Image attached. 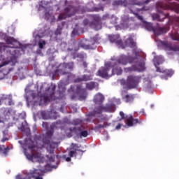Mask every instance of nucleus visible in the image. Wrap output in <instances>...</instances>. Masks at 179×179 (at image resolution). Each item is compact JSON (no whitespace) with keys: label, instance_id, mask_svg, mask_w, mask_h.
<instances>
[{"label":"nucleus","instance_id":"1","mask_svg":"<svg viewBox=\"0 0 179 179\" xmlns=\"http://www.w3.org/2000/svg\"><path fill=\"white\" fill-rule=\"evenodd\" d=\"M118 64L127 65L128 62L130 64H136L131 67L125 69L126 72H143L145 71V62L142 60V56L139 53H136L135 57H127L121 55L116 60Z\"/></svg>","mask_w":179,"mask_h":179},{"label":"nucleus","instance_id":"2","mask_svg":"<svg viewBox=\"0 0 179 179\" xmlns=\"http://www.w3.org/2000/svg\"><path fill=\"white\" fill-rule=\"evenodd\" d=\"M25 146L28 148L29 150L31 152L30 154L26 152L25 155L28 160L31 162H40L43 159V156L40 152H34V149H36V145H34V141L31 138L25 139Z\"/></svg>","mask_w":179,"mask_h":179},{"label":"nucleus","instance_id":"3","mask_svg":"<svg viewBox=\"0 0 179 179\" xmlns=\"http://www.w3.org/2000/svg\"><path fill=\"white\" fill-rule=\"evenodd\" d=\"M53 135V130L48 131L46 135L42 139V145L39 146L41 148L46 149L48 153H50V155H54V145H57L56 143L52 141Z\"/></svg>","mask_w":179,"mask_h":179},{"label":"nucleus","instance_id":"4","mask_svg":"<svg viewBox=\"0 0 179 179\" xmlns=\"http://www.w3.org/2000/svg\"><path fill=\"white\" fill-rule=\"evenodd\" d=\"M73 66H75L73 62L61 63L57 70L52 73L53 79L54 78H57L59 75H69L71 71H73Z\"/></svg>","mask_w":179,"mask_h":179},{"label":"nucleus","instance_id":"5","mask_svg":"<svg viewBox=\"0 0 179 179\" xmlns=\"http://www.w3.org/2000/svg\"><path fill=\"white\" fill-rule=\"evenodd\" d=\"M5 40L6 44H10V46H6L5 44L0 43V54H2V51H3V52L6 51L9 52L10 55H13V52L10 50V48H18L20 43L12 36H7Z\"/></svg>","mask_w":179,"mask_h":179},{"label":"nucleus","instance_id":"6","mask_svg":"<svg viewBox=\"0 0 179 179\" xmlns=\"http://www.w3.org/2000/svg\"><path fill=\"white\" fill-rule=\"evenodd\" d=\"M150 2V0H116L113 2V6H118L121 5L122 6H125L129 8V6H134L137 5L138 6H142L143 5H148Z\"/></svg>","mask_w":179,"mask_h":179},{"label":"nucleus","instance_id":"7","mask_svg":"<svg viewBox=\"0 0 179 179\" xmlns=\"http://www.w3.org/2000/svg\"><path fill=\"white\" fill-rule=\"evenodd\" d=\"M141 82V76L130 75L127 76V80H122L121 85L124 86L126 89L131 90V89H135L138 87V85Z\"/></svg>","mask_w":179,"mask_h":179},{"label":"nucleus","instance_id":"8","mask_svg":"<svg viewBox=\"0 0 179 179\" xmlns=\"http://www.w3.org/2000/svg\"><path fill=\"white\" fill-rule=\"evenodd\" d=\"M44 173L40 169L30 170L29 172L24 173V175H17L16 179H44Z\"/></svg>","mask_w":179,"mask_h":179},{"label":"nucleus","instance_id":"9","mask_svg":"<svg viewBox=\"0 0 179 179\" xmlns=\"http://www.w3.org/2000/svg\"><path fill=\"white\" fill-rule=\"evenodd\" d=\"M55 89L57 86L51 85L46 92L41 96V104H46V103H50L51 100H55Z\"/></svg>","mask_w":179,"mask_h":179},{"label":"nucleus","instance_id":"10","mask_svg":"<svg viewBox=\"0 0 179 179\" xmlns=\"http://www.w3.org/2000/svg\"><path fill=\"white\" fill-rule=\"evenodd\" d=\"M84 26H90L94 30H101L103 23L101 22V18L97 15H92V22L89 21L88 19H85L83 20Z\"/></svg>","mask_w":179,"mask_h":179},{"label":"nucleus","instance_id":"11","mask_svg":"<svg viewBox=\"0 0 179 179\" xmlns=\"http://www.w3.org/2000/svg\"><path fill=\"white\" fill-rule=\"evenodd\" d=\"M156 8L158 12H162V10L160 9H163L164 10L170 9L171 10H174L176 13H179V4L177 3H170L166 4L162 2H158L156 4Z\"/></svg>","mask_w":179,"mask_h":179},{"label":"nucleus","instance_id":"12","mask_svg":"<svg viewBox=\"0 0 179 179\" xmlns=\"http://www.w3.org/2000/svg\"><path fill=\"white\" fill-rule=\"evenodd\" d=\"M145 28L148 31H153L155 36H162V34H164L169 31V27H157V29L153 27V24L150 22H147L145 24Z\"/></svg>","mask_w":179,"mask_h":179},{"label":"nucleus","instance_id":"13","mask_svg":"<svg viewBox=\"0 0 179 179\" xmlns=\"http://www.w3.org/2000/svg\"><path fill=\"white\" fill-rule=\"evenodd\" d=\"M111 66H113V62H107L106 63H105V66L101 68V69L98 71V76L105 79H108V78H111V76H110L111 74L110 73V69H111Z\"/></svg>","mask_w":179,"mask_h":179},{"label":"nucleus","instance_id":"14","mask_svg":"<svg viewBox=\"0 0 179 179\" xmlns=\"http://www.w3.org/2000/svg\"><path fill=\"white\" fill-rule=\"evenodd\" d=\"M76 12H78V10L73 6L69 5L64 8V13H60L59 15L58 20H64L66 19V17H71V16H73Z\"/></svg>","mask_w":179,"mask_h":179},{"label":"nucleus","instance_id":"15","mask_svg":"<svg viewBox=\"0 0 179 179\" xmlns=\"http://www.w3.org/2000/svg\"><path fill=\"white\" fill-rule=\"evenodd\" d=\"M120 115L121 117V120H125H125V122L127 127H134V125H136V124H142V120L134 119L132 115L125 117V114L122 111L120 112Z\"/></svg>","mask_w":179,"mask_h":179},{"label":"nucleus","instance_id":"16","mask_svg":"<svg viewBox=\"0 0 179 179\" xmlns=\"http://www.w3.org/2000/svg\"><path fill=\"white\" fill-rule=\"evenodd\" d=\"M70 131L71 132L76 134L80 138H87V136L89 135L87 130H83V127L82 126L73 127V129H71Z\"/></svg>","mask_w":179,"mask_h":179},{"label":"nucleus","instance_id":"17","mask_svg":"<svg viewBox=\"0 0 179 179\" xmlns=\"http://www.w3.org/2000/svg\"><path fill=\"white\" fill-rule=\"evenodd\" d=\"M162 45L163 48H164L166 51H174V52L179 51V45H173L171 43L162 42Z\"/></svg>","mask_w":179,"mask_h":179},{"label":"nucleus","instance_id":"18","mask_svg":"<svg viewBox=\"0 0 179 179\" xmlns=\"http://www.w3.org/2000/svg\"><path fill=\"white\" fill-rule=\"evenodd\" d=\"M76 93L79 94V100H86L87 93L86 92V89L82 88V85H77Z\"/></svg>","mask_w":179,"mask_h":179},{"label":"nucleus","instance_id":"19","mask_svg":"<svg viewBox=\"0 0 179 179\" xmlns=\"http://www.w3.org/2000/svg\"><path fill=\"white\" fill-rule=\"evenodd\" d=\"M80 47V45L78 42H76V41H73L69 45L68 48V52H70L71 54H76Z\"/></svg>","mask_w":179,"mask_h":179},{"label":"nucleus","instance_id":"20","mask_svg":"<svg viewBox=\"0 0 179 179\" xmlns=\"http://www.w3.org/2000/svg\"><path fill=\"white\" fill-rule=\"evenodd\" d=\"M89 80H93V77L92 76V75L84 74L80 77L75 79L74 82L76 83H79L80 82H89Z\"/></svg>","mask_w":179,"mask_h":179},{"label":"nucleus","instance_id":"21","mask_svg":"<svg viewBox=\"0 0 179 179\" xmlns=\"http://www.w3.org/2000/svg\"><path fill=\"white\" fill-rule=\"evenodd\" d=\"M110 68H112V71L110 72V76H113V75H121L122 73V69L113 62Z\"/></svg>","mask_w":179,"mask_h":179},{"label":"nucleus","instance_id":"22","mask_svg":"<svg viewBox=\"0 0 179 179\" xmlns=\"http://www.w3.org/2000/svg\"><path fill=\"white\" fill-rule=\"evenodd\" d=\"M103 113H114L115 111V104L110 103L103 106Z\"/></svg>","mask_w":179,"mask_h":179},{"label":"nucleus","instance_id":"23","mask_svg":"<svg viewBox=\"0 0 179 179\" xmlns=\"http://www.w3.org/2000/svg\"><path fill=\"white\" fill-rule=\"evenodd\" d=\"M156 71L157 72H159L160 73H164V76H165V78H169V76H173L174 73V71H173L172 70H162L160 67L158 66H156Z\"/></svg>","mask_w":179,"mask_h":179},{"label":"nucleus","instance_id":"24","mask_svg":"<svg viewBox=\"0 0 179 179\" xmlns=\"http://www.w3.org/2000/svg\"><path fill=\"white\" fill-rule=\"evenodd\" d=\"M93 101L95 104L101 105L104 101V96L100 93H98L94 96Z\"/></svg>","mask_w":179,"mask_h":179},{"label":"nucleus","instance_id":"25","mask_svg":"<svg viewBox=\"0 0 179 179\" xmlns=\"http://www.w3.org/2000/svg\"><path fill=\"white\" fill-rule=\"evenodd\" d=\"M71 146H73V149H74V150H71L69 152V156H70V157H73L74 156H76V152H83L81 150H78L79 145H78V144H75V143H71Z\"/></svg>","mask_w":179,"mask_h":179},{"label":"nucleus","instance_id":"26","mask_svg":"<svg viewBox=\"0 0 179 179\" xmlns=\"http://www.w3.org/2000/svg\"><path fill=\"white\" fill-rule=\"evenodd\" d=\"M166 17H167V15H164V14L159 15L155 13L152 15V19L154 20H157V22H164Z\"/></svg>","mask_w":179,"mask_h":179},{"label":"nucleus","instance_id":"27","mask_svg":"<svg viewBox=\"0 0 179 179\" xmlns=\"http://www.w3.org/2000/svg\"><path fill=\"white\" fill-rule=\"evenodd\" d=\"M103 113H104L103 105H101L94 108V110L91 113V115L94 117L96 114H103Z\"/></svg>","mask_w":179,"mask_h":179},{"label":"nucleus","instance_id":"28","mask_svg":"<svg viewBox=\"0 0 179 179\" xmlns=\"http://www.w3.org/2000/svg\"><path fill=\"white\" fill-rule=\"evenodd\" d=\"M47 44V42L43 39H41L38 42L39 49L36 50L37 54H41V50H43L44 46Z\"/></svg>","mask_w":179,"mask_h":179},{"label":"nucleus","instance_id":"29","mask_svg":"<svg viewBox=\"0 0 179 179\" xmlns=\"http://www.w3.org/2000/svg\"><path fill=\"white\" fill-rule=\"evenodd\" d=\"M171 38L175 41H179V34L176 30H173L169 34Z\"/></svg>","mask_w":179,"mask_h":179},{"label":"nucleus","instance_id":"30","mask_svg":"<svg viewBox=\"0 0 179 179\" xmlns=\"http://www.w3.org/2000/svg\"><path fill=\"white\" fill-rule=\"evenodd\" d=\"M126 44L127 45L130 47V48H135V47H136V43L134 41V39L132 38H127L126 40Z\"/></svg>","mask_w":179,"mask_h":179},{"label":"nucleus","instance_id":"31","mask_svg":"<svg viewBox=\"0 0 179 179\" xmlns=\"http://www.w3.org/2000/svg\"><path fill=\"white\" fill-rule=\"evenodd\" d=\"M134 97L132 94H127L123 97V100H124L126 103H132V101H134Z\"/></svg>","mask_w":179,"mask_h":179},{"label":"nucleus","instance_id":"32","mask_svg":"<svg viewBox=\"0 0 179 179\" xmlns=\"http://www.w3.org/2000/svg\"><path fill=\"white\" fill-rule=\"evenodd\" d=\"M16 62H17L15 57H12L8 62H5L4 65H8V64H10L12 66H15L16 65Z\"/></svg>","mask_w":179,"mask_h":179},{"label":"nucleus","instance_id":"33","mask_svg":"<svg viewBox=\"0 0 179 179\" xmlns=\"http://www.w3.org/2000/svg\"><path fill=\"white\" fill-rule=\"evenodd\" d=\"M100 10L103 11L104 7L100 6L99 7H93L92 9L87 10V12H100Z\"/></svg>","mask_w":179,"mask_h":179},{"label":"nucleus","instance_id":"34","mask_svg":"<svg viewBox=\"0 0 179 179\" xmlns=\"http://www.w3.org/2000/svg\"><path fill=\"white\" fill-rule=\"evenodd\" d=\"M95 86H96V83L94 82H90V83H86V87L88 90H93Z\"/></svg>","mask_w":179,"mask_h":179},{"label":"nucleus","instance_id":"35","mask_svg":"<svg viewBox=\"0 0 179 179\" xmlns=\"http://www.w3.org/2000/svg\"><path fill=\"white\" fill-rule=\"evenodd\" d=\"M109 40L110 43H116L117 44H121V41H117V36H115V35L110 36L109 37Z\"/></svg>","mask_w":179,"mask_h":179},{"label":"nucleus","instance_id":"36","mask_svg":"<svg viewBox=\"0 0 179 179\" xmlns=\"http://www.w3.org/2000/svg\"><path fill=\"white\" fill-rule=\"evenodd\" d=\"M99 41H100V38L99 36H95L91 38V43L93 44H99Z\"/></svg>","mask_w":179,"mask_h":179},{"label":"nucleus","instance_id":"37","mask_svg":"<svg viewBox=\"0 0 179 179\" xmlns=\"http://www.w3.org/2000/svg\"><path fill=\"white\" fill-rule=\"evenodd\" d=\"M155 62H156L157 65H160V64H163V58L160 57H156L154 59Z\"/></svg>","mask_w":179,"mask_h":179},{"label":"nucleus","instance_id":"38","mask_svg":"<svg viewBox=\"0 0 179 179\" xmlns=\"http://www.w3.org/2000/svg\"><path fill=\"white\" fill-rule=\"evenodd\" d=\"M41 116L42 117L43 120H48V114L45 110H43L41 112Z\"/></svg>","mask_w":179,"mask_h":179},{"label":"nucleus","instance_id":"39","mask_svg":"<svg viewBox=\"0 0 179 179\" xmlns=\"http://www.w3.org/2000/svg\"><path fill=\"white\" fill-rule=\"evenodd\" d=\"M62 28L60 26H59L57 28V29H56V31L55 32V36H59V35L62 34Z\"/></svg>","mask_w":179,"mask_h":179},{"label":"nucleus","instance_id":"40","mask_svg":"<svg viewBox=\"0 0 179 179\" xmlns=\"http://www.w3.org/2000/svg\"><path fill=\"white\" fill-rule=\"evenodd\" d=\"M47 159L49 160V162H55V155H47Z\"/></svg>","mask_w":179,"mask_h":179},{"label":"nucleus","instance_id":"41","mask_svg":"<svg viewBox=\"0 0 179 179\" xmlns=\"http://www.w3.org/2000/svg\"><path fill=\"white\" fill-rule=\"evenodd\" d=\"M134 15H135L136 17L138 20H141V22L143 20V17H142V15H140L139 14L136 13H133Z\"/></svg>","mask_w":179,"mask_h":179},{"label":"nucleus","instance_id":"42","mask_svg":"<svg viewBox=\"0 0 179 179\" xmlns=\"http://www.w3.org/2000/svg\"><path fill=\"white\" fill-rule=\"evenodd\" d=\"M44 171H51V166H50V164H46L45 166V169Z\"/></svg>","mask_w":179,"mask_h":179},{"label":"nucleus","instance_id":"43","mask_svg":"<svg viewBox=\"0 0 179 179\" xmlns=\"http://www.w3.org/2000/svg\"><path fill=\"white\" fill-rule=\"evenodd\" d=\"M107 19H110V15L105 14L102 17V20H107Z\"/></svg>","mask_w":179,"mask_h":179},{"label":"nucleus","instance_id":"44","mask_svg":"<svg viewBox=\"0 0 179 179\" xmlns=\"http://www.w3.org/2000/svg\"><path fill=\"white\" fill-rule=\"evenodd\" d=\"M101 128H106V124H99L95 127V129H100Z\"/></svg>","mask_w":179,"mask_h":179},{"label":"nucleus","instance_id":"45","mask_svg":"<svg viewBox=\"0 0 179 179\" xmlns=\"http://www.w3.org/2000/svg\"><path fill=\"white\" fill-rule=\"evenodd\" d=\"M42 125L45 129H48V122H43Z\"/></svg>","mask_w":179,"mask_h":179},{"label":"nucleus","instance_id":"46","mask_svg":"<svg viewBox=\"0 0 179 179\" xmlns=\"http://www.w3.org/2000/svg\"><path fill=\"white\" fill-rule=\"evenodd\" d=\"M80 47L85 48V50H90V45H80Z\"/></svg>","mask_w":179,"mask_h":179},{"label":"nucleus","instance_id":"47","mask_svg":"<svg viewBox=\"0 0 179 179\" xmlns=\"http://www.w3.org/2000/svg\"><path fill=\"white\" fill-rule=\"evenodd\" d=\"M121 127H122V124L121 123H118L115 127V129H121Z\"/></svg>","mask_w":179,"mask_h":179},{"label":"nucleus","instance_id":"48","mask_svg":"<svg viewBox=\"0 0 179 179\" xmlns=\"http://www.w3.org/2000/svg\"><path fill=\"white\" fill-rule=\"evenodd\" d=\"M61 120H57L55 123H53V125L55 127V125H61Z\"/></svg>","mask_w":179,"mask_h":179},{"label":"nucleus","instance_id":"49","mask_svg":"<svg viewBox=\"0 0 179 179\" xmlns=\"http://www.w3.org/2000/svg\"><path fill=\"white\" fill-rule=\"evenodd\" d=\"M15 103H13V101L12 99H10L8 101V106H13Z\"/></svg>","mask_w":179,"mask_h":179},{"label":"nucleus","instance_id":"50","mask_svg":"<svg viewBox=\"0 0 179 179\" xmlns=\"http://www.w3.org/2000/svg\"><path fill=\"white\" fill-rule=\"evenodd\" d=\"M83 66L84 68H87V62H83Z\"/></svg>","mask_w":179,"mask_h":179},{"label":"nucleus","instance_id":"51","mask_svg":"<svg viewBox=\"0 0 179 179\" xmlns=\"http://www.w3.org/2000/svg\"><path fill=\"white\" fill-rule=\"evenodd\" d=\"M77 57L78 58H84L85 55H83V54H78Z\"/></svg>","mask_w":179,"mask_h":179},{"label":"nucleus","instance_id":"52","mask_svg":"<svg viewBox=\"0 0 179 179\" xmlns=\"http://www.w3.org/2000/svg\"><path fill=\"white\" fill-rule=\"evenodd\" d=\"M8 150H9V147H6V148L3 151L4 155H6V153H8Z\"/></svg>","mask_w":179,"mask_h":179},{"label":"nucleus","instance_id":"53","mask_svg":"<svg viewBox=\"0 0 179 179\" xmlns=\"http://www.w3.org/2000/svg\"><path fill=\"white\" fill-rule=\"evenodd\" d=\"M24 97L26 99L27 103H29V95L26 94Z\"/></svg>","mask_w":179,"mask_h":179},{"label":"nucleus","instance_id":"54","mask_svg":"<svg viewBox=\"0 0 179 179\" xmlns=\"http://www.w3.org/2000/svg\"><path fill=\"white\" fill-rule=\"evenodd\" d=\"M3 65L0 64V68H2ZM2 79V72L0 71V80Z\"/></svg>","mask_w":179,"mask_h":179},{"label":"nucleus","instance_id":"55","mask_svg":"<svg viewBox=\"0 0 179 179\" xmlns=\"http://www.w3.org/2000/svg\"><path fill=\"white\" fill-rule=\"evenodd\" d=\"M35 38L37 40V38H41V36H40L39 34H36L35 36Z\"/></svg>","mask_w":179,"mask_h":179},{"label":"nucleus","instance_id":"56","mask_svg":"<svg viewBox=\"0 0 179 179\" xmlns=\"http://www.w3.org/2000/svg\"><path fill=\"white\" fill-rule=\"evenodd\" d=\"M141 10H145V8H138L137 9L138 12H141Z\"/></svg>","mask_w":179,"mask_h":179},{"label":"nucleus","instance_id":"57","mask_svg":"<svg viewBox=\"0 0 179 179\" xmlns=\"http://www.w3.org/2000/svg\"><path fill=\"white\" fill-rule=\"evenodd\" d=\"M1 59H2L3 61H5V57L3 56V55H1Z\"/></svg>","mask_w":179,"mask_h":179},{"label":"nucleus","instance_id":"58","mask_svg":"<svg viewBox=\"0 0 179 179\" xmlns=\"http://www.w3.org/2000/svg\"><path fill=\"white\" fill-rule=\"evenodd\" d=\"M103 2H106V3H110V0H102Z\"/></svg>","mask_w":179,"mask_h":179},{"label":"nucleus","instance_id":"59","mask_svg":"<svg viewBox=\"0 0 179 179\" xmlns=\"http://www.w3.org/2000/svg\"><path fill=\"white\" fill-rule=\"evenodd\" d=\"M66 160L67 162H71V157H67V158L66 159Z\"/></svg>","mask_w":179,"mask_h":179},{"label":"nucleus","instance_id":"60","mask_svg":"<svg viewBox=\"0 0 179 179\" xmlns=\"http://www.w3.org/2000/svg\"><path fill=\"white\" fill-rule=\"evenodd\" d=\"M31 96L32 99H34V93H31Z\"/></svg>","mask_w":179,"mask_h":179},{"label":"nucleus","instance_id":"61","mask_svg":"<svg viewBox=\"0 0 179 179\" xmlns=\"http://www.w3.org/2000/svg\"><path fill=\"white\" fill-rule=\"evenodd\" d=\"M64 3L65 5H68V0H65Z\"/></svg>","mask_w":179,"mask_h":179},{"label":"nucleus","instance_id":"62","mask_svg":"<svg viewBox=\"0 0 179 179\" xmlns=\"http://www.w3.org/2000/svg\"><path fill=\"white\" fill-rule=\"evenodd\" d=\"M75 99V95L71 96V99L73 100Z\"/></svg>","mask_w":179,"mask_h":179},{"label":"nucleus","instance_id":"63","mask_svg":"<svg viewBox=\"0 0 179 179\" xmlns=\"http://www.w3.org/2000/svg\"><path fill=\"white\" fill-rule=\"evenodd\" d=\"M131 12H132V13H134V10H132L131 8H130Z\"/></svg>","mask_w":179,"mask_h":179},{"label":"nucleus","instance_id":"64","mask_svg":"<svg viewBox=\"0 0 179 179\" xmlns=\"http://www.w3.org/2000/svg\"><path fill=\"white\" fill-rule=\"evenodd\" d=\"M0 152H2V148H0Z\"/></svg>","mask_w":179,"mask_h":179}]
</instances>
